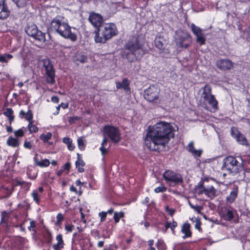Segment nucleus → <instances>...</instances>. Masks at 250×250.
<instances>
[{"mask_svg":"<svg viewBox=\"0 0 250 250\" xmlns=\"http://www.w3.org/2000/svg\"><path fill=\"white\" fill-rule=\"evenodd\" d=\"M145 144L152 151L160 152L165 150L166 145L174 137V129L170 123L159 122L152 128L149 126Z\"/></svg>","mask_w":250,"mask_h":250,"instance_id":"nucleus-1","label":"nucleus"},{"mask_svg":"<svg viewBox=\"0 0 250 250\" xmlns=\"http://www.w3.org/2000/svg\"><path fill=\"white\" fill-rule=\"evenodd\" d=\"M144 44L145 39L141 36L138 34L132 36L125 45L128 50L125 55L126 59L132 62L142 58L146 53Z\"/></svg>","mask_w":250,"mask_h":250,"instance_id":"nucleus-2","label":"nucleus"},{"mask_svg":"<svg viewBox=\"0 0 250 250\" xmlns=\"http://www.w3.org/2000/svg\"><path fill=\"white\" fill-rule=\"evenodd\" d=\"M48 30L73 42L77 40L76 34L71 31V27L64 21V17L62 15H57L52 20L48 26Z\"/></svg>","mask_w":250,"mask_h":250,"instance_id":"nucleus-3","label":"nucleus"},{"mask_svg":"<svg viewBox=\"0 0 250 250\" xmlns=\"http://www.w3.org/2000/svg\"><path fill=\"white\" fill-rule=\"evenodd\" d=\"M94 41L97 43H105L113 37L118 34V30L116 24L112 22L104 23L98 29H95Z\"/></svg>","mask_w":250,"mask_h":250,"instance_id":"nucleus-4","label":"nucleus"},{"mask_svg":"<svg viewBox=\"0 0 250 250\" xmlns=\"http://www.w3.org/2000/svg\"><path fill=\"white\" fill-rule=\"evenodd\" d=\"M226 157L224 159V165L226 169L232 173H237L242 171L246 165L241 157Z\"/></svg>","mask_w":250,"mask_h":250,"instance_id":"nucleus-5","label":"nucleus"},{"mask_svg":"<svg viewBox=\"0 0 250 250\" xmlns=\"http://www.w3.org/2000/svg\"><path fill=\"white\" fill-rule=\"evenodd\" d=\"M103 132L104 136L113 143H118L121 139V132L118 127L112 125H105L103 127Z\"/></svg>","mask_w":250,"mask_h":250,"instance_id":"nucleus-6","label":"nucleus"},{"mask_svg":"<svg viewBox=\"0 0 250 250\" xmlns=\"http://www.w3.org/2000/svg\"><path fill=\"white\" fill-rule=\"evenodd\" d=\"M175 41L176 45L183 48H188L192 42V37L189 33L183 30L177 31Z\"/></svg>","mask_w":250,"mask_h":250,"instance_id":"nucleus-7","label":"nucleus"},{"mask_svg":"<svg viewBox=\"0 0 250 250\" xmlns=\"http://www.w3.org/2000/svg\"><path fill=\"white\" fill-rule=\"evenodd\" d=\"M160 90L156 86L151 85L145 91L144 97L149 102L156 104H161V100L159 99Z\"/></svg>","mask_w":250,"mask_h":250,"instance_id":"nucleus-8","label":"nucleus"},{"mask_svg":"<svg viewBox=\"0 0 250 250\" xmlns=\"http://www.w3.org/2000/svg\"><path fill=\"white\" fill-rule=\"evenodd\" d=\"M43 66L45 68L46 75L45 82L50 84H54L55 83V70L53 65L51 63L49 59H44L43 61Z\"/></svg>","mask_w":250,"mask_h":250,"instance_id":"nucleus-9","label":"nucleus"},{"mask_svg":"<svg viewBox=\"0 0 250 250\" xmlns=\"http://www.w3.org/2000/svg\"><path fill=\"white\" fill-rule=\"evenodd\" d=\"M25 31L29 36L33 37L36 40L42 42L45 40L44 33L39 30L37 25L34 23L27 24Z\"/></svg>","mask_w":250,"mask_h":250,"instance_id":"nucleus-10","label":"nucleus"},{"mask_svg":"<svg viewBox=\"0 0 250 250\" xmlns=\"http://www.w3.org/2000/svg\"><path fill=\"white\" fill-rule=\"evenodd\" d=\"M163 177L167 183L171 185H176L183 182L181 175L171 170H167L163 174Z\"/></svg>","mask_w":250,"mask_h":250,"instance_id":"nucleus-11","label":"nucleus"},{"mask_svg":"<svg viewBox=\"0 0 250 250\" xmlns=\"http://www.w3.org/2000/svg\"><path fill=\"white\" fill-rule=\"evenodd\" d=\"M230 133L232 137L234 138L239 144L243 146L249 145V143L247 138L238 130L237 127L232 126L230 128Z\"/></svg>","mask_w":250,"mask_h":250,"instance_id":"nucleus-12","label":"nucleus"},{"mask_svg":"<svg viewBox=\"0 0 250 250\" xmlns=\"http://www.w3.org/2000/svg\"><path fill=\"white\" fill-rule=\"evenodd\" d=\"M190 28L191 31L196 37V42L198 43L200 46L204 45L206 43V39L205 34L203 33V30L194 23H191Z\"/></svg>","mask_w":250,"mask_h":250,"instance_id":"nucleus-13","label":"nucleus"},{"mask_svg":"<svg viewBox=\"0 0 250 250\" xmlns=\"http://www.w3.org/2000/svg\"><path fill=\"white\" fill-rule=\"evenodd\" d=\"M234 63L227 59H221L216 61L215 65L220 70L228 71L234 68Z\"/></svg>","mask_w":250,"mask_h":250,"instance_id":"nucleus-14","label":"nucleus"},{"mask_svg":"<svg viewBox=\"0 0 250 250\" xmlns=\"http://www.w3.org/2000/svg\"><path fill=\"white\" fill-rule=\"evenodd\" d=\"M88 21L95 28V29H99L104 23L103 17L100 14L94 12L90 14Z\"/></svg>","mask_w":250,"mask_h":250,"instance_id":"nucleus-15","label":"nucleus"},{"mask_svg":"<svg viewBox=\"0 0 250 250\" xmlns=\"http://www.w3.org/2000/svg\"><path fill=\"white\" fill-rule=\"evenodd\" d=\"M10 14V10L6 3V0H0V19H7Z\"/></svg>","mask_w":250,"mask_h":250,"instance_id":"nucleus-16","label":"nucleus"},{"mask_svg":"<svg viewBox=\"0 0 250 250\" xmlns=\"http://www.w3.org/2000/svg\"><path fill=\"white\" fill-rule=\"evenodd\" d=\"M187 150L192 154L193 156H201L203 150L201 148L196 149L194 146V142L190 141L186 147Z\"/></svg>","mask_w":250,"mask_h":250,"instance_id":"nucleus-17","label":"nucleus"},{"mask_svg":"<svg viewBox=\"0 0 250 250\" xmlns=\"http://www.w3.org/2000/svg\"><path fill=\"white\" fill-rule=\"evenodd\" d=\"M130 82L127 78H124L122 83L119 82H116V86L117 89L123 88L126 92H130V87L129 86Z\"/></svg>","mask_w":250,"mask_h":250,"instance_id":"nucleus-18","label":"nucleus"},{"mask_svg":"<svg viewBox=\"0 0 250 250\" xmlns=\"http://www.w3.org/2000/svg\"><path fill=\"white\" fill-rule=\"evenodd\" d=\"M34 161L36 166L41 167H46L50 164V161L48 159H42L41 157H34Z\"/></svg>","mask_w":250,"mask_h":250,"instance_id":"nucleus-19","label":"nucleus"},{"mask_svg":"<svg viewBox=\"0 0 250 250\" xmlns=\"http://www.w3.org/2000/svg\"><path fill=\"white\" fill-rule=\"evenodd\" d=\"M19 115L21 118H24L29 123L33 122V115L32 110L29 108L27 112L25 113L21 110L20 111Z\"/></svg>","mask_w":250,"mask_h":250,"instance_id":"nucleus-20","label":"nucleus"},{"mask_svg":"<svg viewBox=\"0 0 250 250\" xmlns=\"http://www.w3.org/2000/svg\"><path fill=\"white\" fill-rule=\"evenodd\" d=\"M190 229V225L189 223H185L183 225L181 231L183 234H184V235L183 236L184 239L191 237V232Z\"/></svg>","mask_w":250,"mask_h":250,"instance_id":"nucleus-21","label":"nucleus"},{"mask_svg":"<svg viewBox=\"0 0 250 250\" xmlns=\"http://www.w3.org/2000/svg\"><path fill=\"white\" fill-rule=\"evenodd\" d=\"M203 92L202 94V97L206 100L210 97V96L212 95L211 94V86L208 84H206L203 88Z\"/></svg>","mask_w":250,"mask_h":250,"instance_id":"nucleus-22","label":"nucleus"},{"mask_svg":"<svg viewBox=\"0 0 250 250\" xmlns=\"http://www.w3.org/2000/svg\"><path fill=\"white\" fill-rule=\"evenodd\" d=\"M238 189L237 187L234 188L230 192L228 196L227 197L226 200L229 203H232L234 201L237 196Z\"/></svg>","mask_w":250,"mask_h":250,"instance_id":"nucleus-23","label":"nucleus"},{"mask_svg":"<svg viewBox=\"0 0 250 250\" xmlns=\"http://www.w3.org/2000/svg\"><path fill=\"white\" fill-rule=\"evenodd\" d=\"M209 98L206 99L205 101L208 102V104L211 106V108L216 110L218 109V101L215 99V96L212 95L209 96Z\"/></svg>","mask_w":250,"mask_h":250,"instance_id":"nucleus-24","label":"nucleus"},{"mask_svg":"<svg viewBox=\"0 0 250 250\" xmlns=\"http://www.w3.org/2000/svg\"><path fill=\"white\" fill-rule=\"evenodd\" d=\"M7 144L13 147H16L20 146V143L18 139L9 136L7 140Z\"/></svg>","mask_w":250,"mask_h":250,"instance_id":"nucleus-25","label":"nucleus"},{"mask_svg":"<svg viewBox=\"0 0 250 250\" xmlns=\"http://www.w3.org/2000/svg\"><path fill=\"white\" fill-rule=\"evenodd\" d=\"M216 190L213 186H210L206 188L205 195L210 199H212L216 196Z\"/></svg>","mask_w":250,"mask_h":250,"instance_id":"nucleus-26","label":"nucleus"},{"mask_svg":"<svg viewBox=\"0 0 250 250\" xmlns=\"http://www.w3.org/2000/svg\"><path fill=\"white\" fill-rule=\"evenodd\" d=\"M85 165V164L84 162L82 159V158L81 157H78V160L75 163V165L79 172H83L84 171L83 167Z\"/></svg>","mask_w":250,"mask_h":250,"instance_id":"nucleus-27","label":"nucleus"},{"mask_svg":"<svg viewBox=\"0 0 250 250\" xmlns=\"http://www.w3.org/2000/svg\"><path fill=\"white\" fill-rule=\"evenodd\" d=\"M87 60V57L85 55L81 54H78L75 57H74V62L77 63L78 62L81 63H84Z\"/></svg>","mask_w":250,"mask_h":250,"instance_id":"nucleus-28","label":"nucleus"},{"mask_svg":"<svg viewBox=\"0 0 250 250\" xmlns=\"http://www.w3.org/2000/svg\"><path fill=\"white\" fill-rule=\"evenodd\" d=\"M78 146L81 150H84L86 147L84 140L83 137H78L77 139Z\"/></svg>","mask_w":250,"mask_h":250,"instance_id":"nucleus-29","label":"nucleus"},{"mask_svg":"<svg viewBox=\"0 0 250 250\" xmlns=\"http://www.w3.org/2000/svg\"><path fill=\"white\" fill-rule=\"evenodd\" d=\"M31 196L33 198L34 201L37 204L40 202L41 194H40L37 190H34L32 192Z\"/></svg>","mask_w":250,"mask_h":250,"instance_id":"nucleus-30","label":"nucleus"},{"mask_svg":"<svg viewBox=\"0 0 250 250\" xmlns=\"http://www.w3.org/2000/svg\"><path fill=\"white\" fill-rule=\"evenodd\" d=\"M13 56L11 54H4L3 55H0V62L7 63L12 58H13Z\"/></svg>","mask_w":250,"mask_h":250,"instance_id":"nucleus-31","label":"nucleus"},{"mask_svg":"<svg viewBox=\"0 0 250 250\" xmlns=\"http://www.w3.org/2000/svg\"><path fill=\"white\" fill-rule=\"evenodd\" d=\"M161 37H157L154 40L155 46L156 48L160 50H162L164 48V43L160 40Z\"/></svg>","mask_w":250,"mask_h":250,"instance_id":"nucleus-32","label":"nucleus"},{"mask_svg":"<svg viewBox=\"0 0 250 250\" xmlns=\"http://www.w3.org/2000/svg\"><path fill=\"white\" fill-rule=\"evenodd\" d=\"M52 137V133L47 132L46 134H42L40 136V139L44 142H47Z\"/></svg>","mask_w":250,"mask_h":250,"instance_id":"nucleus-33","label":"nucleus"},{"mask_svg":"<svg viewBox=\"0 0 250 250\" xmlns=\"http://www.w3.org/2000/svg\"><path fill=\"white\" fill-rule=\"evenodd\" d=\"M28 127L30 133H32L33 132L35 133L38 132V127L36 125L33 124V122L29 123Z\"/></svg>","mask_w":250,"mask_h":250,"instance_id":"nucleus-34","label":"nucleus"},{"mask_svg":"<svg viewBox=\"0 0 250 250\" xmlns=\"http://www.w3.org/2000/svg\"><path fill=\"white\" fill-rule=\"evenodd\" d=\"M206 188L202 185L199 186L195 188V192L198 195H200L203 193L205 194Z\"/></svg>","mask_w":250,"mask_h":250,"instance_id":"nucleus-35","label":"nucleus"},{"mask_svg":"<svg viewBox=\"0 0 250 250\" xmlns=\"http://www.w3.org/2000/svg\"><path fill=\"white\" fill-rule=\"evenodd\" d=\"M188 204L190 206V207L197 213L199 214L201 213V210L203 209L202 206H199L198 205H194L192 204L189 201H188Z\"/></svg>","mask_w":250,"mask_h":250,"instance_id":"nucleus-36","label":"nucleus"},{"mask_svg":"<svg viewBox=\"0 0 250 250\" xmlns=\"http://www.w3.org/2000/svg\"><path fill=\"white\" fill-rule=\"evenodd\" d=\"M124 217V213L123 212H114V219L115 222L117 223L119 222L120 219Z\"/></svg>","mask_w":250,"mask_h":250,"instance_id":"nucleus-37","label":"nucleus"},{"mask_svg":"<svg viewBox=\"0 0 250 250\" xmlns=\"http://www.w3.org/2000/svg\"><path fill=\"white\" fill-rule=\"evenodd\" d=\"M156 246L158 249L160 250H165L166 248V246L162 240H158L156 244Z\"/></svg>","mask_w":250,"mask_h":250,"instance_id":"nucleus-38","label":"nucleus"},{"mask_svg":"<svg viewBox=\"0 0 250 250\" xmlns=\"http://www.w3.org/2000/svg\"><path fill=\"white\" fill-rule=\"evenodd\" d=\"M226 220L229 221L234 217L233 213L232 210L228 209L224 216Z\"/></svg>","mask_w":250,"mask_h":250,"instance_id":"nucleus-39","label":"nucleus"},{"mask_svg":"<svg viewBox=\"0 0 250 250\" xmlns=\"http://www.w3.org/2000/svg\"><path fill=\"white\" fill-rule=\"evenodd\" d=\"M8 213L6 211L2 212L1 214V223H6L8 220Z\"/></svg>","mask_w":250,"mask_h":250,"instance_id":"nucleus-40","label":"nucleus"},{"mask_svg":"<svg viewBox=\"0 0 250 250\" xmlns=\"http://www.w3.org/2000/svg\"><path fill=\"white\" fill-rule=\"evenodd\" d=\"M167 188L164 185H162L161 186L158 187L154 189L155 193L164 192L166 191Z\"/></svg>","mask_w":250,"mask_h":250,"instance_id":"nucleus-41","label":"nucleus"},{"mask_svg":"<svg viewBox=\"0 0 250 250\" xmlns=\"http://www.w3.org/2000/svg\"><path fill=\"white\" fill-rule=\"evenodd\" d=\"M14 135L16 138L22 137L24 135V132L22 128H20L14 132Z\"/></svg>","mask_w":250,"mask_h":250,"instance_id":"nucleus-42","label":"nucleus"},{"mask_svg":"<svg viewBox=\"0 0 250 250\" xmlns=\"http://www.w3.org/2000/svg\"><path fill=\"white\" fill-rule=\"evenodd\" d=\"M61 168L64 171V173L68 174L70 168V164L69 162L66 163Z\"/></svg>","mask_w":250,"mask_h":250,"instance_id":"nucleus-43","label":"nucleus"},{"mask_svg":"<svg viewBox=\"0 0 250 250\" xmlns=\"http://www.w3.org/2000/svg\"><path fill=\"white\" fill-rule=\"evenodd\" d=\"M14 111L11 108H7L3 114L4 116L8 117L13 115Z\"/></svg>","mask_w":250,"mask_h":250,"instance_id":"nucleus-44","label":"nucleus"},{"mask_svg":"<svg viewBox=\"0 0 250 250\" xmlns=\"http://www.w3.org/2000/svg\"><path fill=\"white\" fill-rule=\"evenodd\" d=\"M81 117L78 116H72V117H69L68 118V122L70 125H72L75 123L77 121H80L81 120Z\"/></svg>","mask_w":250,"mask_h":250,"instance_id":"nucleus-45","label":"nucleus"},{"mask_svg":"<svg viewBox=\"0 0 250 250\" xmlns=\"http://www.w3.org/2000/svg\"><path fill=\"white\" fill-rule=\"evenodd\" d=\"M56 240L57 241V243L59 244L60 245H61V246L63 247L64 242L62 240V235L61 234H58L56 236Z\"/></svg>","mask_w":250,"mask_h":250,"instance_id":"nucleus-46","label":"nucleus"},{"mask_svg":"<svg viewBox=\"0 0 250 250\" xmlns=\"http://www.w3.org/2000/svg\"><path fill=\"white\" fill-rule=\"evenodd\" d=\"M106 214L105 211H102L99 213V216L100 217L101 222H104L105 220Z\"/></svg>","mask_w":250,"mask_h":250,"instance_id":"nucleus-47","label":"nucleus"},{"mask_svg":"<svg viewBox=\"0 0 250 250\" xmlns=\"http://www.w3.org/2000/svg\"><path fill=\"white\" fill-rule=\"evenodd\" d=\"M35 227H36V223L34 221L32 220V221H30V226L28 227V229L30 231H35V230L32 229L34 228Z\"/></svg>","mask_w":250,"mask_h":250,"instance_id":"nucleus-48","label":"nucleus"},{"mask_svg":"<svg viewBox=\"0 0 250 250\" xmlns=\"http://www.w3.org/2000/svg\"><path fill=\"white\" fill-rule=\"evenodd\" d=\"M23 146L25 148L31 149L32 145V143L30 141H25L23 144Z\"/></svg>","mask_w":250,"mask_h":250,"instance_id":"nucleus-49","label":"nucleus"},{"mask_svg":"<svg viewBox=\"0 0 250 250\" xmlns=\"http://www.w3.org/2000/svg\"><path fill=\"white\" fill-rule=\"evenodd\" d=\"M62 142L67 146L68 144L72 142V140L69 137H64L62 139Z\"/></svg>","mask_w":250,"mask_h":250,"instance_id":"nucleus-50","label":"nucleus"},{"mask_svg":"<svg viewBox=\"0 0 250 250\" xmlns=\"http://www.w3.org/2000/svg\"><path fill=\"white\" fill-rule=\"evenodd\" d=\"M177 226V223L175 221H173L170 224V229L172 231L173 234H175L174 229Z\"/></svg>","mask_w":250,"mask_h":250,"instance_id":"nucleus-51","label":"nucleus"},{"mask_svg":"<svg viewBox=\"0 0 250 250\" xmlns=\"http://www.w3.org/2000/svg\"><path fill=\"white\" fill-rule=\"evenodd\" d=\"M74 226L73 225H66L65 226V229L67 232H71Z\"/></svg>","mask_w":250,"mask_h":250,"instance_id":"nucleus-52","label":"nucleus"},{"mask_svg":"<svg viewBox=\"0 0 250 250\" xmlns=\"http://www.w3.org/2000/svg\"><path fill=\"white\" fill-rule=\"evenodd\" d=\"M63 219V216L62 214L59 213L57 216V223L61 222Z\"/></svg>","mask_w":250,"mask_h":250,"instance_id":"nucleus-53","label":"nucleus"},{"mask_svg":"<svg viewBox=\"0 0 250 250\" xmlns=\"http://www.w3.org/2000/svg\"><path fill=\"white\" fill-rule=\"evenodd\" d=\"M51 101L54 103L57 104L59 102V98L58 96H53L51 97Z\"/></svg>","mask_w":250,"mask_h":250,"instance_id":"nucleus-54","label":"nucleus"},{"mask_svg":"<svg viewBox=\"0 0 250 250\" xmlns=\"http://www.w3.org/2000/svg\"><path fill=\"white\" fill-rule=\"evenodd\" d=\"M53 248L54 250H59L60 249H62L63 247L61 246V245H60L59 244L57 243L56 244L53 245Z\"/></svg>","mask_w":250,"mask_h":250,"instance_id":"nucleus-55","label":"nucleus"},{"mask_svg":"<svg viewBox=\"0 0 250 250\" xmlns=\"http://www.w3.org/2000/svg\"><path fill=\"white\" fill-rule=\"evenodd\" d=\"M67 146L68 150H69L70 151H73L75 148V146L74 144L72 143V142H71L70 144H68Z\"/></svg>","mask_w":250,"mask_h":250,"instance_id":"nucleus-56","label":"nucleus"},{"mask_svg":"<svg viewBox=\"0 0 250 250\" xmlns=\"http://www.w3.org/2000/svg\"><path fill=\"white\" fill-rule=\"evenodd\" d=\"M101 153L103 155H105L107 153L108 150L104 146H101L100 148Z\"/></svg>","mask_w":250,"mask_h":250,"instance_id":"nucleus-57","label":"nucleus"},{"mask_svg":"<svg viewBox=\"0 0 250 250\" xmlns=\"http://www.w3.org/2000/svg\"><path fill=\"white\" fill-rule=\"evenodd\" d=\"M59 105L63 109H66L68 107V104L67 103H62Z\"/></svg>","mask_w":250,"mask_h":250,"instance_id":"nucleus-58","label":"nucleus"},{"mask_svg":"<svg viewBox=\"0 0 250 250\" xmlns=\"http://www.w3.org/2000/svg\"><path fill=\"white\" fill-rule=\"evenodd\" d=\"M107 139L108 138L107 137H104V139L103 140L101 146L105 147V146H106L107 144Z\"/></svg>","mask_w":250,"mask_h":250,"instance_id":"nucleus-59","label":"nucleus"},{"mask_svg":"<svg viewBox=\"0 0 250 250\" xmlns=\"http://www.w3.org/2000/svg\"><path fill=\"white\" fill-rule=\"evenodd\" d=\"M175 212V209L173 208H169V210H168L167 212H168L170 216H173Z\"/></svg>","mask_w":250,"mask_h":250,"instance_id":"nucleus-60","label":"nucleus"},{"mask_svg":"<svg viewBox=\"0 0 250 250\" xmlns=\"http://www.w3.org/2000/svg\"><path fill=\"white\" fill-rule=\"evenodd\" d=\"M70 190L75 193H77V192L76 188L73 186H72L70 187Z\"/></svg>","mask_w":250,"mask_h":250,"instance_id":"nucleus-61","label":"nucleus"},{"mask_svg":"<svg viewBox=\"0 0 250 250\" xmlns=\"http://www.w3.org/2000/svg\"><path fill=\"white\" fill-rule=\"evenodd\" d=\"M63 172H64V171L61 168L60 170L57 171V174L58 176H60Z\"/></svg>","mask_w":250,"mask_h":250,"instance_id":"nucleus-62","label":"nucleus"},{"mask_svg":"<svg viewBox=\"0 0 250 250\" xmlns=\"http://www.w3.org/2000/svg\"><path fill=\"white\" fill-rule=\"evenodd\" d=\"M195 228L198 230L201 229V223L200 222H197L195 224Z\"/></svg>","mask_w":250,"mask_h":250,"instance_id":"nucleus-63","label":"nucleus"},{"mask_svg":"<svg viewBox=\"0 0 250 250\" xmlns=\"http://www.w3.org/2000/svg\"><path fill=\"white\" fill-rule=\"evenodd\" d=\"M8 118L9 121V123L10 124H11V123L14 121L15 117L14 115H12L11 116L8 117Z\"/></svg>","mask_w":250,"mask_h":250,"instance_id":"nucleus-64","label":"nucleus"}]
</instances>
